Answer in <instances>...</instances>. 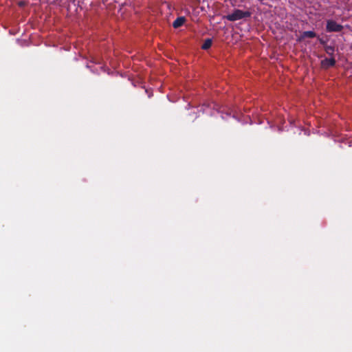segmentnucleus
Wrapping results in <instances>:
<instances>
[{
  "label": "nucleus",
  "instance_id": "1",
  "mask_svg": "<svg viewBox=\"0 0 352 352\" xmlns=\"http://www.w3.org/2000/svg\"><path fill=\"white\" fill-rule=\"evenodd\" d=\"M252 13L249 11H243L241 10L236 9L232 14H228L226 18L230 21H235L245 18H248L251 16Z\"/></svg>",
  "mask_w": 352,
  "mask_h": 352
},
{
  "label": "nucleus",
  "instance_id": "3",
  "mask_svg": "<svg viewBox=\"0 0 352 352\" xmlns=\"http://www.w3.org/2000/svg\"><path fill=\"white\" fill-rule=\"evenodd\" d=\"M336 61L334 58H326L321 61V66L324 69H328L331 67H333L336 65Z\"/></svg>",
  "mask_w": 352,
  "mask_h": 352
},
{
  "label": "nucleus",
  "instance_id": "2",
  "mask_svg": "<svg viewBox=\"0 0 352 352\" xmlns=\"http://www.w3.org/2000/svg\"><path fill=\"white\" fill-rule=\"evenodd\" d=\"M326 30L328 32H340L343 30V26L333 20H328Z\"/></svg>",
  "mask_w": 352,
  "mask_h": 352
},
{
  "label": "nucleus",
  "instance_id": "6",
  "mask_svg": "<svg viewBox=\"0 0 352 352\" xmlns=\"http://www.w3.org/2000/svg\"><path fill=\"white\" fill-rule=\"evenodd\" d=\"M212 44V40L211 38H207L204 41L201 48L204 50H208Z\"/></svg>",
  "mask_w": 352,
  "mask_h": 352
},
{
  "label": "nucleus",
  "instance_id": "8",
  "mask_svg": "<svg viewBox=\"0 0 352 352\" xmlns=\"http://www.w3.org/2000/svg\"><path fill=\"white\" fill-rule=\"evenodd\" d=\"M320 43L324 45L325 42L322 39H320Z\"/></svg>",
  "mask_w": 352,
  "mask_h": 352
},
{
  "label": "nucleus",
  "instance_id": "7",
  "mask_svg": "<svg viewBox=\"0 0 352 352\" xmlns=\"http://www.w3.org/2000/svg\"><path fill=\"white\" fill-rule=\"evenodd\" d=\"M324 51L329 56H332L333 55L334 52H335V48H334L333 46L326 45V46H324Z\"/></svg>",
  "mask_w": 352,
  "mask_h": 352
},
{
  "label": "nucleus",
  "instance_id": "5",
  "mask_svg": "<svg viewBox=\"0 0 352 352\" xmlns=\"http://www.w3.org/2000/svg\"><path fill=\"white\" fill-rule=\"evenodd\" d=\"M316 36V33L314 31H305V32H303L301 35L302 38H314Z\"/></svg>",
  "mask_w": 352,
  "mask_h": 352
},
{
  "label": "nucleus",
  "instance_id": "4",
  "mask_svg": "<svg viewBox=\"0 0 352 352\" xmlns=\"http://www.w3.org/2000/svg\"><path fill=\"white\" fill-rule=\"evenodd\" d=\"M186 19L184 16L177 17L173 23V26L175 28L181 27L185 22Z\"/></svg>",
  "mask_w": 352,
  "mask_h": 352
}]
</instances>
